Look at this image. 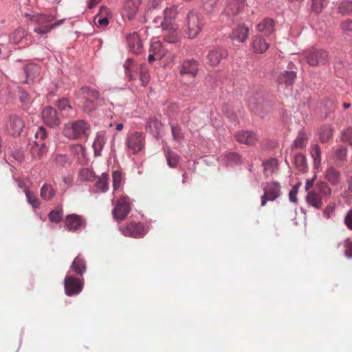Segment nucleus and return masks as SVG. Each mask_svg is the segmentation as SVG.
<instances>
[{
  "label": "nucleus",
  "instance_id": "37",
  "mask_svg": "<svg viewBox=\"0 0 352 352\" xmlns=\"http://www.w3.org/2000/svg\"><path fill=\"white\" fill-rule=\"evenodd\" d=\"M56 195V190L52 186L49 184H44L41 188L40 195L45 201L52 200Z\"/></svg>",
  "mask_w": 352,
  "mask_h": 352
},
{
  "label": "nucleus",
  "instance_id": "64",
  "mask_svg": "<svg viewBox=\"0 0 352 352\" xmlns=\"http://www.w3.org/2000/svg\"><path fill=\"white\" fill-rule=\"evenodd\" d=\"M344 246L346 248L344 255L349 258H352V242L349 239L344 241Z\"/></svg>",
  "mask_w": 352,
  "mask_h": 352
},
{
  "label": "nucleus",
  "instance_id": "59",
  "mask_svg": "<svg viewBox=\"0 0 352 352\" xmlns=\"http://www.w3.org/2000/svg\"><path fill=\"white\" fill-rule=\"evenodd\" d=\"M52 28L50 27V24H45L42 25H36L34 28V32L38 34H45L50 31H51Z\"/></svg>",
  "mask_w": 352,
  "mask_h": 352
},
{
  "label": "nucleus",
  "instance_id": "47",
  "mask_svg": "<svg viewBox=\"0 0 352 352\" xmlns=\"http://www.w3.org/2000/svg\"><path fill=\"white\" fill-rule=\"evenodd\" d=\"M166 158L167 160V164L170 168H175L179 161V156L168 149L166 154Z\"/></svg>",
  "mask_w": 352,
  "mask_h": 352
},
{
  "label": "nucleus",
  "instance_id": "19",
  "mask_svg": "<svg viewBox=\"0 0 352 352\" xmlns=\"http://www.w3.org/2000/svg\"><path fill=\"white\" fill-rule=\"evenodd\" d=\"M296 72L293 70H285L280 72L277 78V81L280 85H284L287 87H292L296 78Z\"/></svg>",
  "mask_w": 352,
  "mask_h": 352
},
{
  "label": "nucleus",
  "instance_id": "6",
  "mask_svg": "<svg viewBox=\"0 0 352 352\" xmlns=\"http://www.w3.org/2000/svg\"><path fill=\"white\" fill-rule=\"evenodd\" d=\"M120 230L124 236L136 239L144 237L148 232L144 223L135 221L120 226Z\"/></svg>",
  "mask_w": 352,
  "mask_h": 352
},
{
  "label": "nucleus",
  "instance_id": "12",
  "mask_svg": "<svg viewBox=\"0 0 352 352\" xmlns=\"http://www.w3.org/2000/svg\"><path fill=\"white\" fill-rule=\"evenodd\" d=\"M42 118L43 122L52 128L56 127L60 124L56 111L52 107L48 106L43 110Z\"/></svg>",
  "mask_w": 352,
  "mask_h": 352
},
{
  "label": "nucleus",
  "instance_id": "28",
  "mask_svg": "<svg viewBox=\"0 0 352 352\" xmlns=\"http://www.w3.org/2000/svg\"><path fill=\"white\" fill-rule=\"evenodd\" d=\"M274 24L273 19L265 18L257 25V30L265 35H270L274 30Z\"/></svg>",
  "mask_w": 352,
  "mask_h": 352
},
{
  "label": "nucleus",
  "instance_id": "63",
  "mask_svg": "<svg viewBox=\"0 0 352 352\" xmlns=\"http://www.w3.org/2000/svg\"><path fill=\"white\" fill-rule=\"evenodd\" d=\"M342 140L352 144V127L346 129L342 133Z\"/></svg>",
  "mask_w": 352,
  "mask_h": 352
},
{
  "label": "nucleus",
  "instance_id": "25",
  "mask_svg": "<svg viewBox=\"0 0 352 352\" xmlns=\"http://www.w3.org/2000/svg\"><path fill=\"white\" fill-rule=\"evenodd\" d=\"M308 142V136L304 129L298 131V135L294 140L291 148L292 150L294 149H304Z\"/></svg>",
  "mask_w": 352,
  "mask_h": 352
},
{
  "label": "nucleus",
  "instance_id": "55",
  "mask_svg": "<svg viewBox=\"0 0 352 352\" xmlns=\"http://www.w3.org/2000/svg\"><path fill=\"white\" fill-rule=\"evenodd\" d=\"M113 188V190H118L122 184V174L120 171L116 170L112 173Z\"/></svg>",
  "mask_w": 352,
  "mask_h": 352
},
{
  "label": "nucleus",
  "instance_id": "60",
  "mask_svg": "<svg viewBox=\"0 0 352 352\" xmlns=\"http://www.w3.org/2000/svg\"><path fill=\"white\" fill-rule=\"evenodd\" d=\"M47 137L46 130L43 126L37 128L34 134V138L38 140L37 142H41Z\"/></svg>",
  "mask_w": 352,
  "mask_h": 352
},
{
  "label": "nucleus",
  "instance_id": "14",
  "mask_svg": "<svg viewBox=\"0 0 352 352\" xmlns=\"http://www.w3.org/2000/svg\"><path fill=\"white\" fill-rule=\"evenodd\" d=\"M87 271L86 261L81 254H78L72 261L68 274L74 272L77 276L82 278Z\"/></svg>",
  "mask_w": 352,
  "mask_h": 352
},
{
  "label": "nucleus",
  "instance_id": "51",
  "mask_svg": "<svg viewBox=\"0 0 352 352\" xmlns=\"http://www.w3.org/2000/svg\"><path fill=\"white\" fill-rule=\"evenodd\" d=\"M342 33L350 38H352V20L346 19L340 24Z\"/></svg>",
  "mask_w": 352,
  "mask_h": 352
},
{
  "label": "nucleus",
  "instance_id": "20",
  "mask_svg": "<svg viewBox=\"0 0 352 352\" xmlns=\"http://www.w3.org/2000/svg\"><path fill=\"white\" fill-rule=\"evenodd\" d=\"M198 62L195 60L190 59L184 61L180 69L181 75H189L192 77H195L198 72Z\"/></svg>",
  "mask_w": 352,
  "mask_h": 352
},
{
  "label": "nucleus",
  "instance_id": "57",
  "mask_svg": "<svg viewBox=\"0 0 352 352\" xmlns=\"http://www.w3.org/2000/svg\"><path fill=\"white\" fill-rule=\"evenodd\" d=\"M53 19L54 17L52 16L45 14H40L36 17V21L38 23V25L50 24Z\"/></svg>",
  "mask_w": 352,
  "mask_h": 352
},
{
  "label": "nucleus",
  "instance_id": "43",
  "mask_svg": "<svg viewBox=\"0 0 352 352\" xmlns=\"http://www.w3.org/2000/svg\"><path fill=\"white\" fill-rule=\"evenodd\" d=\"M170 126L173 139L178 142H181L184 139L181 126L176 122H170Z\"/></svg>",
  "mask_w": 352,
  "mask_h": 352
},
{
  "label": "nucleus",
  "instance_id": "16",
  "mask_svg": "<svg viewBox=\"0 0 352 352\" xmlns=\"http://www.w3.org/2000/svg\"><path fill=\"white\" fill-rule=\"evenodd\" d=\"M129 49L134 54H140L142 51V43L137 32H134L126 36Z\"/></svg>",
  "mask_w": 352,
  "mask_h": 352
},
{
  "label": "nucleus",
  "instance_id": "53",
  "mask_svg": "<svg viewBox=\"0 0 352 352\" xmlns=\"http://www.w3.org/2000/svg\"><path fill=\"white\" fill-rule=\"evenodd\" d=\"M347 148L345 146H340L334 151V157L336 160L344 162L346 159Z\"/></svg>",
  "mask_w": 352,
  "mask_h": 352
},
{
  "label": "nucleus",
  "instance_id": "7",
  "mask_svg": "<svg viewBox=\"0 0 352 352\" xmlns=\"http://www.w3.org/2000/svg\"><path fill=\"white\" fill-rule=\"evenodd\" d=\"M24 126V121L17 115H10L5 122L6 132L13 137L19 136Z\"/></svg>",
  "mask_w": 352,
  "mask_h": 352
},
{
  "label": "nucleus",
  "instance_id": "52",
  "mask_svg": "<svg viewBox=\"0 0 352 352\" xmlns=\"http://www.w3.org/2000/svg\"><path fill=\"white\" fill-rule=\"evenodd\" d=\"M24 192L27 197L28 202L32 206V208H39L40 201L38 198L27 188H25Z\"/></svg>",
  "mask_w": 352,
  "mask_h": 352
},
{
  "label": "nucleus",
  "instance_id": "50",
  "mask_svg": "<svg viewBox=\"0 0 352 352\" xmlns=\"http://www.w3.org/2000/svg\"><path fill=\"white\" fill-rule=\"evenodd\" d=\"M25 37V32L22 29H17L10 36V41L12 43L17 45Z\"/></svg>",
  "mask_w": 352,
  "mask_h": 352
},
{
  "label": "nucleus",
  "instance_id": "2",
  "mask_svg": "<svg viewBox=\"0 0 352 352\" xmlns=\"http://www.w3.org/2000/svg\"><path fill=\"white\" fill-rule=\"evenodd\" d=\"M302 54L307 64L311 67L324 65L329 62V53L322 48L311 47L305 50Z\"/></svg>",
  "mask_w": 352,
  "mask_h": 352
},
{
  "label": "nucleus",
  "instance_id": "45",
  "mask_svg": "<svg viewBox=\"0 0 352 352\" xmlns=\"http://www.w3.org/2000/svg\"><path fill=\"white\" fill-rule=\"evenodd\" d=\"M294 164L298 170L305 172L307 168L305 156L302 153H297L294 157Z\"/></svg>",
  "mask_w": 352,
  "mask_h": 352
},
{
  "label": "nucleus",
  "instance_id": "38",
  "mask_svg": "<svg viewBox=\"0 0 352 352\" xmlns=\"http://www.w3.org/2000/svg\"><path fill=\"white\" fill-rule=\"evenodd\" d=\"M164 19L162 22L161 25L162 27H165V25H170V22L173 20L177 14V10L176 6H172L169 8H166L164 11Z\"/></svg>",
  "mask_w": 352,
  "mask_h": 352
},
{
  "label": "nucleus",
  "instance_id": "8",
  "mask_svg": "<svg viewBox=\"0 0 352 352\" xmlns=\"http://www.w3.org/2000/svg\"><path fill=\"white\" fill-rule=\"evenodd\" d=\"M264 193L261 198V206H265L267 201H274L280 195V185L276 182L267 183L263 187Z\"/></svg>",
  "mask_w": 352,
  "mask_h": 352
},
{
  "label": "nucleus",
  "instance_id": "17",
  "mask_svg": "<svg viewBox=\"0 0 352 352\" xmlns=\"http://www.w3.org/2000/svg\"><path fill=\"white\" fill-rule=\"evenodd\" d=\"M323 199L324 198L315 190L309 191L305 197L307 204L317 210L321 209L323 206Z\"/></svg>",
  "mask_w": 352,
  "mask_h": 352
},
{
  "label": "nucleus",
  "instance_id": "31",
  "mask_svg": "<svg viewBox=\"0 0 352 352\" xmlns=\"http://www.w3.org/2000/svg\"><path fill=\"white\" fill-rule=\"evenodd\" d=\"M105 144V138L103 133L100 132L96 134L95 140L93 143V148L94 151L95 156H100L101 152Z\"/></svg>",
  "mask_w": 352,
  "mask_h": 352
},
{
  "label": "nucleus",
  "instance_id": "24",
  "mask_svg": "<svg viewBox=\"0 0 352 352\" xmlns=\"http://www.w3.org/2000/svg\"><path fill=\"white\" fill-rule=\"evenodd\" d=\"M327 3V0H309L307 1L308 10L311 14L318 16Z\"/></svg>",
  "mask_w": 352,
  "mask_h": 352
},
{
  "label": "nucleus",
  "instance_id": "3",
  "mask_svg": "<svg viewBox=\"0 0 352 352\" xmlns=\"http://www.w3.org/2000/svg\"><path fill=\"white\" fill-rule=\"evenodd\" d=\"M204 23L201 16L195 11H190L186 17L184 30L188 38H194L202 30Z\"/></svg>",
  "mask_w": 352,
  "mask_h": 352
},
{
  "label": "nucleus",
  "instance_id": "56",
  "mask_svg": "<svg viewBox=\"0 0 352 352\" xmlns=\"http://www.w3.org/2000/svg\"><path fill=\"white\" fill-rule=\"evenodd\" d=\"M228 163L230 164H237L241 162V157L237 153H228L226 155Z\"/></svg>",
  "mask_w": 352,
  "mask_h": 352
},
{
  "label": "nucleus",
  "instance_id": "10",
  "mask_svg": "<svg viewBox=\"0 0 352 352\" xmlns=\"http://www.w3.org/2000/svg\"><path fill=\"white\" fill-rule=\"evenodd\" d=\"M65 225L70 232H77L85 228L87 221L82 215L70 214L65 218Z\"/></svg>",
  "mask_w": 352,
  "mask_h": 352
},
{
  "label": "nucleus",
  "instance_id": "1",
  "mask_svg": "<svg viewBox=\"0 0 352 352\" xmlns=\"http://www.w3.org/2000/svg\"><path fill=\"white\" fill-rule=\"evenodd\" d=\"M89 124L83 120H78L65 126L63 133L70 140H77L87 138L89 131Z\"/></svg>",
  "mask_w": 352,
  "mask_h": 352
},
{
  "label": "nucleus",
  "instance_id": "13",
  "mask_svg": "<svg viewBox=\"0 0 352 352\" xmlns=\"http://www.w3.org/2000/svg\"><path fill=\"white\" fill-rule=\"evenodd\" d=\"M228 56L227 51L224 48L217 47L209 51L207 55L208 63L212 67L217 66L221 60Z\"/></svg>",
  "mask_w": 352,
  "mask_h": 352
},
{
  "label": "nucleus",
  "instance_id": "41",
  "mask_svg": "<svg viewBox=\"0 0 352 352\" xmlns=\"http://www.w3.org/2000/svg\"><path fill=\"white\" fill-rule=\"evenodd\" d=\"M48 218L52 223H58L62 221L63 219V208L61 206H58L50 211L48 214Z\"/></svg>",
  "mask_w": 352,
  "mask_h": 352
},
{
  "label": "nucleus",
  "instance_id": "23",
  "mask_svg": "<svg viewBox=\"0 0 352 352\" xmlns=\"http://www.w3.org/2000/svg\"><path fill=\"white\" fill-rule=\"evenodd\" d=\"M141 3L142 0H126L125 1L124 8L129 20H131L137 14Z\"/></svg>",
  "mask_w": 352,
  "mask_h": 352
},
{
  "label": "nucleus",
  "instance_id": "34",
  "mask_svg": "<svg viewBox=\"0 0 352 352\" xmlns=\"http://www.w3.org/2000/svg\"><path fill=\"white\" fill-rule=\"evenodd\" d=\"M157 56V59H162L166 54V50L160 41H153L151 43L149 52Z\"/></svg>",
  "mask_w": 352,
  "mask_h": 352
},
{
  "label": "nucleus",
  "instance_id": "15",
  "mask_svg": "<svg viewBox=\"0 0 352 352\" xmlns=\"http://www.w3.org/2000/svg\"><path fill=\"white\" fill-rule=\"evenodd\" d=\"M235 137L239 142L248 146L254 145L258 140L257 135L252 131H239Z\"/></svg>",
  "mask_w": 352,
  "mask_h": 352
},
{
  "label": "nucleus",
  "instance_id": "21",
  "mask_svg": "<svg viewBox=\"0 0 352 352\" xmlns=\"http://www.w3.org/2000/svg\"><path fill=\"white\" fill-rule=\"evenodd\" d=\"M269 43L259 35L254 36L252 38V48L254 53L263 54L269 48Z\"/></svg>",
  "mask_w": 352,
  "mask_h": 352
},
{
  "label": "nucleus",
  "instance_id": "11",
  "mask_svg": "<svg viewBox=\"0 0 352 352\" xmlns=\"http://www.w3.org/2000/svg\"><path fill=\"white\" fill-rule=\"evenodd\" d=\"M126 197H122L118 199L113 209V216L117 220L125 219L131 210L130 205L126 201Z\"/></svg>",
  "mask_w": 352,
  "mask_h": 352
},
{
  "label": "nucleus",
  "instance_id": "46",
  "mask_svg": "<svg viewBox=\"0 0 352 352\" xmlns=\"http://www.w3.org/2000/svg\"><path fill=\"white\" fill-rule=\"evenodd\" d=\"M80 93L81 94H87L90 98H93L96 101H98L100 99L99 91L97 89L91 88L89 86L82 87L80 89Z\"/></svg>",
  "mask_w": 352,
  "mask_h": 352
},
{
  "label": "nucleus",
  "instance_id": "49",
  "mask_svg": "<svg viewBox=\"0 0 352 352\" xmlns=\"http://www.w3.org/2000/svg\"><path fill=\"white\" fill-rule=\"evenodd\" d=\"M265 173H273L278 166V161L272 158L263 163Z\"/></svg>",
  "mask_w": 352,
  "mask_h": 352
},
{
  "label": "nucleus",
  "instance_id": "30",
  "mask_svg": "<svg viewBox=\"0 0 352 352\" xmlns=\"http://www.w3.org/2000/svg\"><path fill=\"white\" fill-rule=\"evenodd\" d=\"M333 127L330 124H325L320 127L318 131L319 139L321 142H329L333 135Z\"/></svg>",
  "mask_w": 352,
  "mask_h": 352
},
{
  "label": "nucleus",
  "instance_id": "29",
  "mask_svg": "<svg viewBox=\"0 0 352 352\" xmlns=\"http://www.w3.org/2000/svg\"><path fill=\"white\" fill-rule=\"evenodd\" d=\"M314 190L321 195L324 200L329 199L332 194V189L327 182L323 181L318 182L316 184V190Z\"/></svg>",
  "mask_w": 352,
  "mask_h": 352
},
{
  "label": "nucleus",
  "instance_id": "42",
  "mask_svg": "<svg viewBox=\"0 0 352 352\" xmlns=\"http://www.w3.org/2000/svg\"><path fill=\"white\" fill-rule=\"evenodd\" d=\"M78 176L80 179L83 182H93L96 178L94 170L89 168L80 169Z\"/></svg>",
  "mask_w": 352,
  "mask_h": 352
},
{
  "label": "nucleus",
  "instance_id": "44",
  "mask_svg": "<svg viewBox=\"0 0 352 352\" xmlns=\"http://www.w3.org/2000/svg\"><path fill=\"white\" fill-rule=\"evenodd\" d=\"M23 72L26 75V79L24 82H27L28 78H34L39 72V67L36 64H28L23 68Z\"/></svg>",
  "mask_w": 352,
  "mask_h": 352
},
{
  "label": "nucleus",
  "instance_id": "35",
  "mask_svg": "<svg viewBox=\"0 0 352 352\" xmlns=\"http://www.w3.org/2000/svg\"><path fill=\"white\" fill-rule=\"evenodd\" d=\"M47 148L43 142H35V145L32 148V155L34 159H41L46 155Z\"/></svg>",
  "mask_w": 352,
  "mask_h": 352
},
{
  "label": "nucleus",
  "instance_id": "40",
  "mask_svg": "<svg viewBox=\"0 0 352 352\" xmlns=\"http://www.w3.org/2000/svg\"><path fill=\"white\" fill-rule=\"evenodd\" d=\"M338 12L343 16H351L352 1L343 0L342 2H340L338 7Z\"/></svg>",
  "mask_w": 352,
  "mask_h": 352
},
{
  "label": "nucleus",
  "instance_id": "54",
  "mask_svg": "<svg viewBox=\"0 0 352 352\" xmlns=\"http://www.w3.org/2000/svg\"><path fill=\"white\" fill-rule=\"evenodd\" d=\"M219 0H202L201 5L204 10L208 12H212L216 8Z\"/></svg>",
  "mask_w": 352,
  "mask_h": 352
},
{
  "label": "nucleus",
  "instance_id": "36",
  "mask_svg": "<svg viewBox=\"0 0 352 352\" xmlns=\"http://www.w3.org/2000/svg\"><path fill=\"white\" fill-rule=\"evenodd\" d=\"M325 179L333 186L338 184L340 180V173L333 167H329L326 170Z\"/></svg>",
  "mask_w": 352,
  "mask_h": 352
},
{
  "label": "nucleus",
  "instance_id": "26",
  "mask_svg": "<svg viewBox=\"0 0 352 352\" xmlns=\"http://www.w3.org/2000/svg\"><path fill=\"white\" fill-rule=\"evenodd\" d=\"M162 126V124L160 121L155 118H151L146 122V129L152 133L155 138H158Z\"/></svg>",
  "mask_w": 352,
  "mask_h": 352
},
{
  "label": "nucleus",
  "instance_id": "32",
  "mask_svg": "<svg viewBox=\"0 0 352 352\" xmlns=\"http://www.w3.org/2000/svg\"><path fill=\"white\" fill-rule=\"evenodd\" d=\"M53 160L57 166L63 168L69 167L72 163V161L66 154L54 153Z\"/></svg>",
  "mask_w": 352,
  "mask_h": 352
},
{
  "label": "nucleus",
  "instance_id": "61",
  "mask_svg": "<svg viewBox=\"0 0 352 352\" xmlns=\"http://www.w3.org/2000/svg\"><path fill=\"white\" fill-rule=\"evenodd\" d=\"M57 106L61 111L72 109L69 100L65 98H60L57 102Z\"/></svg>",
  "mask_w": 352,
  "mask_h": 352
},
{
  "label": "nucleus",
  "instance_id": "4",
  "mask_svg": "<svg viewBox=\"0 0 352 352\" xmlns=\"http://www.w3.org/2000/svg\"><path fill=\"white\" fill-rule=\"evenodd\" d=\"M145 138L142 133L133 132L126 138V151L131 154H138L144 148Z\"/></svg>",
  "mask_w": 352,
  "mask_h": 352
},
{
  "label": "nucleus",
  "instance_id": "48",
  "mask_svg": "<svg viewBox=\"0 0 352 352\" xmlns=\"http://www.w3.org/2000/svg\"><path fill=\"white\" fill-rule=\"evenodd\" d=\"M336 208V204L333 201H330L322 210V216L326 219H329L335 215Z\"/></svg>",
  "mask_w": 352,
  "mask_h": 352
},
{
  "label": "nucleus",
  "instance_id": "5",
  "mask_svg": "<svg viewBox=\"0 0 352 352\" xmlns=\"http://www.w3.org/2000/svg\"><path fill=\"white\" fill-rule=\"evenodd\" d=\"M84 287L83 278L75 277L67 274L64 279L65 293L67 296H73L80 294Z\"/></svg>",
  "mask_w": 352,
  "mask_h": 352
},
{
  "label": "nucleus",
  "instance_id": "9",
  "mask_svg": "<svg viewBox=\"0 0 352 352\" xmlns=\"http://www.w3.org/2000/svg\"><path fill=\"white\" fill-rule=\"evenodd\" d=\"M245 6L244 0H227L224 13L233 21H238Z\"/></svg>",
  "mask_w": 352,
  "mask_h": 352
},
{
  "label": "nucleus",
  "instance_id": "33",
  "mask_svg": "<svg viewBox=\"0 0 352 352\" xmlns=\"http://www.w3.org/2000/svg\"><path fill=\"white\" fill-rule=\"evenodd\" d=\"M310 154L314 161V166L318 169L321 165V150L318 144H313L310 147Z\"/></svg>",
  "mask_w": 352,
  "mask_h": 352
},
{
  "label": "nucleus",
  "instance_id": "22",
  "mask_svg": "<svg viewBox=\"0 0 352 352\" xmlns=\"http://www.w3.org/2000/svg\"><path fill=\"white\" fill-rule=\"evenodd\" d=\"M71 153L77 157L78 162L85 164L87 162L86 148L80 144H72L69 146Z\"/></svg>",
  "mask_w": 352,
  "mask_h": 352
},
{
  "label": "nucleus",
  "instance_id": "58",
  "mask_svg": "<svg viewBox=\"0 0 352 352\" xmlns=\"http://www.w3.org/2000/svg\"><path fill=\"white\" fill-rule=\"evenodd\" d=\"M10 155L12 156L13 159L17 161L18 162H23L24 159L23 152L20 148H15L14 150L8 151Z\"/></svg>",
  "mask_w": 352,
  "mask_h": 352
},
{
  "label": "nucleus",
  "instance_id": "18",
  "mask_svg": "<svg viewBox=\"0 0 352 352\" xmlns=\"http://www.w3.org/2000/svg\"><path fill=\"white\" fill-rule=\"evenodd\" d=\"M249 28L245 25H239L234 28L230 34V38L239 43H244L248 38Z\"/></svg>",
  "mask_w": 352,
  "mask_h": 352
},
{
  "label": "nucleus",
  "instance_id": "39",
  "mask_svg": "<svg viewBox=\"0 0 352 352\" xmlns=\"http://www.w3.org/2000/svg\"><path fill=\"white\" fill-rule=\"evenodd\" d=\"M108 178L109 175L105 173L98 177L95 184V187L98 191L105 192L109 190Z\"/></svg>",
  "mask_w": 352,
  "mask_h": 352
},
{
  "label": "nucleus",
  "instance_id": "27",
  "mask_svg": "<svg viewBox=\"0 0 352 352\" xmlns=\"http://www.w3.org/2000/svg\"><path fill=\"white\" fill-rule=\"evenodd\" d=\"M170 26V25H165V27H163L164 29L163 34L164 40L168 43H175L180 40V37L177 31Z\"/></svg>",
  "mask_w": 352,
  "mask_h": 352
},
{
  "label": "nucleus",
  "instance_id": "62",
  "mask_svg": "<svg viewBox=\"0 0 352 352\" xmlns=\"http://www.w3.org/2000/svg\"><path fill=\"white\" fill-rule=\"evenodd\" d=\"M344 223L347 229L352 230V208L349 210L344 218Z\"/></svg>",
  "mask_w": 352,
  "mask_h": 352
}]
</instances>
